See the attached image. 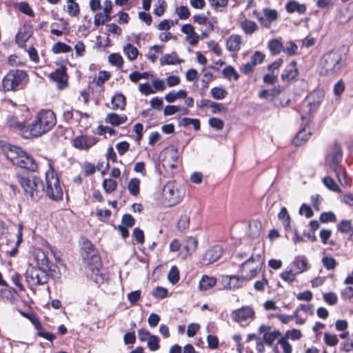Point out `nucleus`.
Masks as SVG:
<instances>
[{"mask_svg": "<svg viewBox=\"0 0 353 353\" xmlns=\"http://www.w3.org/2000/svg\"><path fill=\"white\" fill-rule=\"evenodd\" d=\"M208 124L211 128L216 129V130H221L223 128V121L218 118L212 117L208 120Z\"/></svg>", "mask_w": 353, "mask_h": 353, "instance_id": "nucleus-61", "label": "nucleus"}, {"mask_svg": "<svg viewBox=\"0 0 353 353\" xmlns=\"http://www.w3.org/2000/svg\"><path fill=\"white\" fill-rule=\"evenodd\" d=\"M278 217L280 220L283 221L285 227L287 228L290 225V215L288 212L287 209L285 207H283L281 209L280 212L278 214Z\"/></svg>", "mask_w": 353, "mask_h": 353, "instance_id": "nucleus-62", "label": "nucleus"}, {"mask_svg": "<svg viewBox=\"0 0 353 353\" xmlns=\"http://www.w3.org/2000/svg\"><path fill=\"white\" fill-rule=\"evenodd\" d=\"M181 32L186 34L185 40L190 45L194 46L199 41V35L197 34L191 24H185L181 27Z\"/></svg>", "mask_w": 353, "mask_h": 353, "instance_id": "nucleus-20", "label": "nucleus"}, {"mask_svg": "<svg viewBox=\"0 0 353 353\" xmlns=\"http://www.w3.org/2000/svg\"><path fill=\"white\" fill-rule=\"evenodd\" d=\"M241 37L239 34L231 35L226 41L227 49L230 52H236L240 49Z\"/></svg>", "mask_w": 353, "mask_h": 353, "instance_id": "nucleus-27", "label": "nucleus"}, {"mask_svg": "<svg viewBox=\"0 0 353 353\" xmlns=\"http://www.w3.org/2000/svg\"><path fill=\"white\" fill-rule=\"evenodd\" d=\"M324 342L327 345L333 347L338 344L339 339L336 334L325 333Z\"/></svg>", "mask_w": 353, "mask_h": 353, "instance_id": "nucleus-55", "label": "nucleus"}, {"mask_svg": "<svg viewBox=\"0 0 353 353\" xmlns=\"http://www.w3.org/2000/svg\"><path fill=\"white\" fill-rule=\"evenodd\" d=\"M324 185L330 191L340 192L341 189L336 182L330 176H325L323 179Z\"/></svg>", "mask_w": 353, "mask_h": 353, "instance_id": "nucleus-43", "label": "nucleus"}, {"mask_svg": "<svg viewBox=\"0 0 353 353\" xmlns=\"http://www.w3.org/2000/svg\"><path fill=\"white\" fill-rule=\"evenodd\" d=\"M297 75L298 70L296 68V62L295 61H292L282 73L281 79L283 81H290L295 79Z\"/></svg>", "mask_w": 353, "mask_h": 353, "instance_id": "nucleus-24", "label": "nucleus"}, {"mask_svg": "<svg viewBox=\"0 0 353 353\" xmlns=\"http://www.w3.org/2000/svg\"><path fill=\"white\" fill-rule=\"evenodd\" d=\"M50 78L57 83L59 88L63 89L67 85V75L63 68H59L50 75Z\"/></svg>", "mask_w": 353, "mask_h": 353, "instance_id": "nucleus-21", "label": "nucleus"}, {"mask_svg": "<svg viewBox=\"0 0 353 353\" xmlns=\"http://www.w3.org/2000/svg\"><path fill=\"white\" fill-rule=\"evenodd\" d=\"M98 142V139L94 136L81 134L72 140L74 148L80 150H88Z\"/></svg>", "mask_w": 353, "mask_h": 353, "instance_id": "nucleus-13", "label": "nucleus"}, {"mask_svg": "<svg viewBox=\"0 0 353 353\" xmlns=\"http://www.w3.org/2000/svg\"><path fill=\"white\" fill-rule=\"evenodd\" d=\"M110 19V16L104 12H99L94 16V25L99 26Z\"/></svg>", "mask_w": 353, "mask_h": 353, "instance_id": "nucleus-53", "label": "nucleus"}, {"mask_svg": "<svg viewBox=\"0 0 353 353\" xmlns=\"http://www.w3.org/2000/svg\"><path fill=\"white\" fill-rule=\"evenodd\" d=\"M112 109L123 110L125 106V97L120 93L116 94L111 99Z\"/></svg>", "mask_w": 353, "mask_h": 353, "instance_id": "nucleus-34", "label": "nucleus"}, {"mask_svg": "<svg viewBox=\"0 0 353 353\" xmlns=\"http://www.w3.org/2000/svg\"><path fill=\"white\" fill-rule=\"evenodd\" d=\"M222 74L224 77L227 79H231L233 77L235 81H237L239 79V74L232 66H228L222 70Z\"/></svg>", "mask_w": 353, "mask_h": 353, "instance_id": "nucleus-46", "label": "nucleus"}, {"mask_svg": "<svg viewBox=\"0 0 353 353\" xmlns=\"http://www.w3.org/2000/svg\"><path fill=\"white\" fill-rule=\"evenodd\" d=\"M311 132L310 128H304L300 130L292 139V143L299 146L305 142L310 137Z\"/></svg>", "mask_w": 353, "mask_h": 353, "instance_id": "nucleus-28", "label": "nucleus"}, {"mask_svg": "<svg viewBox=\"0 0 353 353\" xmlns=\"http://www.w3.org/2000/svg\"><path fill=\"white\" fill-rule=\"evenodd\" d=\"M342 161V150L341 146L335 143L333 145L330 159L329 160L330 167L332 170H336V168H341L340 163Z\"/></svg>", "mask_w": 353, "mask_h": 353, "instance_id": "nucleus-18", "label": "nucleus"}, {"mask_svg": "<svg viewBox=\"0 0 353 353\" xmlns=\"http://www.w3.org/2000/svg\"><path fill=\"white\" fill-rule=\"evenodd\" d=\"M281 336V333L278 330L272 332H266L263 335V341L268 346H272L274 341Z\"/></svg>", "mask_w": 353, "mask_h": 353, "instance_id": "nucleus-38", "label": "nucleus"}, {"mask_svg": "<svg viewBox=\"0 0 353 353\" xmlns=\"http://www.w3.org/2000/svg\"><path fill=\"white\" fill-rule=\"evenodd\" d=\"M102 188L106 194H111L117 189V182L112 179H105L102 183Z\"/></svg>", "mask_w": 353, "mask_h": 353, "instance_id": "nucleus-40", "label": "nucleus"}, {"mask_svg": "<svg viewBox=\"0 0 353 353\" xmlns=\"http://www.w3.org/2000/svg\"><path fill=\"white\" fill-rule=\"evenodd\" d=\"M176 13L179 18L182 20H185L190 17V13L188 8L185 6H181L176 8Z\"/></svg>", "mask_w": 353, "mask_h": 353, "instance_id": "nucleus-57", "label": "nucleus"}, {"mask_svg": "<svg viewBox=\"0 0 353 353\" xmlns=\"http://www.w3.org/2000/svg\"><path fill=\"white\" fill-rule=\"evenodd\" d=\"M19 10L23 14L29 16V17H33L34 16V12L32 9L30 8V6L28 5L26 2H21L18 5Z\"/></svg>", "mask_w": 353, "mask_h": 353, "instance_id": "nucleus-60", "label": "nucleus"}, {"mask_svg": "<svg viewBox=\"0 0 353 353\" xmlns=\"http://www.w3.org/2000/svg\"><path fill=\"white\" fill-rule=\"evenodd\" d=\"M322 263L323 266L328 270H334L337 264L336 260L333 257L328 256L323 257Z\"/></svg>", "mask_w": 353, "mask_h": 353, "instance_id": "nucleus-49", "label": "nucleus"}, {"mask_svg": "<svg viewBox=\"0 0 353 353\" xmlns=\"http://www.w3.org/2000/svg\"><path fill=\"white\" fill-rule=\"evenodd\" d=\"M127 120V117L125 114L119 115L116 113H110L107 115L105 121L113 125H119L125 123Z\"/></svg>", "mask_w": 353, "mask_h": 353, "instance_id": "nucleus-32", "label": "nucleus"}, {"mask_svg": "<svg viewBox=\"0 0 353 353\" xmlns=\"http://www.w3.org/2000/svg\"><path fill=\"white\" fill-rule=\"evenodd\" d=\"M167 7V3L165 0H158L157 3L154 8V13L158 17L162 16Z\"/></svg>", "mask_w": 353, "mask_h": 353, "instance_id": "nucleus-51", "label": "nucleus"}, {"mask_svg": "<svg viewBox=\"0 0 353 353\" xmlns=\"http://www.w3.org/2000/svg\"><path fill=\"white\" fill-rule=\"evenodd\" d=\"M212 97L216 100H221L228 95V91L220 87H214L210 90Z\"/></svg>", "mask_w": 353, "mask_h": 353, "instance_id": "nucleus-42", "label": "nucleus"}, {"mask_svg": "<svg viewBox=\"0 0 353 353\" xmlns=\"http://www.w3.org/2000/svg\"><path fill=\"white\" fill-rule=\"evenodd\" d=\"M17 181L25 194L33 201H38L43 195V182L34 175H17Z\"/></svg>", "mask_w": 353, "mask_h": 353, "instance_id": "nucleus-3", "label": "nucleus"}, {"mask_svg": "<svg viewBox=\"0 0 353 353\" xmlns=\"http://www.w3.org/2000/svg\"><path fill=\"white\" fill-rule=\"evenodd\" d=\"M80 111L74 110H65L63 112V117L66 121L74 120L76 122H79Z\"/></svg>", "mask_w": 353, "mask_h": 353, "instance_id": "nucleus-41", "label": "nucleus"}, {"mask_svg": "<svg viewBox=\"0 0 353 353\" xmlns=\"http://www.w3.org/2000/svg\"><path fill=\"white\" fill-rule=\"evenodd\" d=\"M314 314V306L311 304H301L294 312L296 323L303 325L305 323L307 316Z\"/></svg>", "mask_w": 353, "mask_h": 353, "instance_id": "nucleus-14", "label": "nucleus"}, {"mask_svg": "<svg viewBox=\"0 0 353 353\" xmlns=\"http://www.w3.org/2000/svg\"><path fill=\"white\" fill-rule=\"evenodd\" d=\"M56 122V116L52 110L40 111L34 121L23 131V137L29 139L46 134L52 129Z\"/></svg>", "mask_w": 353, "mask_h": 353, "instance_id": "nucleus-1", "label": "nucleus"}, {"mask_svg": "<svg viewBox=\"0 0 353 353\" xmlns=\"http://www.w3.org/2000/svg\"><path fill=\"white\" fill-rule=\"evenodd\" d=\"M141 181L137 178L131 179L127 185L128 190L132 196H137L140 192Z\"/></svg>", "mask_w": 353, "mask_h": 353, "instance_id": "nucleus-36", "label": "nucleus"}, {"mask_svg": "<svg viewBox=\"0 0 353 353\" xmlns=\"http://www.w3.org/2000/svg\"><path fill=\"white\" fill-rule=\"evenodd\" d=\"M52 51L56 54L70 52L72 51V48L64 43L57 42L52 46Z\"/></svg>", "mask_w": 353, "mask_h": 353, "instance_id": "nucleus-47", "label": "nucleus"}, {"mask_svg": "<svg viewBox=\"0 0 353 353\" xmlns=\"http://www.w3.org/2000/svg\"><path fill=\"white\" fill-rule=\"evenodd\" d=\"M139 90L145 96L155 93V90H153L148 83H140L139 85Z\"/></svg>", "mask_w": 353, "mask_h": 353, "instance_id": "nucleus-64", "label": "nucleus"}, {"mask_svg": "<svg viewBox=\"0 0 353 353\" xmlns=\"http://www.w3.org/2000/svg\"><path fill=\"white\" fill-rule=\"evenodd\" d=\"M110 77V74L108 72L106 71H100L99 72V75L94 78V81L97 83V85H102L103 83L108 80Z\"/></svg>", "mask_w": 353, "mask_h": 353, "instance_id": "nucleus-54", "label": "nucleus"}, {"mask_svg": "<svg viewBox=\"0 0 353 353\" xmlns=\"http://www.w3.org/2000/svg\"><path fill=\"white\" fill-rule=\"evenodd\" d=\"M184 194L183 188L173 181L168 182L163 189L164 201L169 206L178 204L183 199Z\"/></svg>", "mask_w": 353, "mask_h": 353, "instance_id": "nucleus-7", "label": "nucleus"}, {"mask_svg": "<svg viewBox=\"0 0 353 353\" xmlns=\"http://www.w3.org/2000/svg\"><path fill=\"white\" fill-rule=\"evenodd\" d=\"M14 151L17 155L11 157L13 164L32 172L37 170V163L31 155L19 148H14Z\"/></svg>", "mask_w": 353, "mask_h": 353, "instance_id": "nucleus-10", "label": "nucleus"}, {"mask_svg": "<svg viewBox=\"0 0 353 353\" xmlns=\"http://www.w3.org/2000/svg\"><path fill=\"white\" fill-rule=\"evenodd\" d=\"M26 73L21 70H12L3 77L2 85L5 91H15L26 83Z\"/></svg>", "mask_w": 353, "mask_h": 353, "instance_id": "nucleus-6", "label": "nucleus"}, {"mask_svg": "<svg viewBox=\"0 0 353 353\" xmlns=\"http://www.w3.org/2000/svg\"><path fill=\"white\" fill-rule=\"evenodd\" d=\"M174 25V22L172 20L164 19L157 25V28L159 30L168 31Z\"/></svg>", "mask_w": 353, "mask_h": 353, "instance_id": "nucleus-63", "label": "nucleus"}, {"mask_svg": "<svg viewBox=\"0 0 353 353\" xmlns=\"http://www.w3.org/2000/svg\"><path fill=\"white\" fill-rule=\"evenodd\" d=\"M187 92L183 90H180L179 91L175 92H170L165 96V99L168 103H172L175 100L178 99H183L186 97Z\"/></svg>", "mask_w": 353, "mask_h": 353, "instance_id": "nucleus-39", "label": "nucleus"}, {"mask_svg": "<svg viewBox=\"0 0 353 353\" xmlns=\"http://www.w3.org/2000/svg\"><path fill=\"white\" fill-rule=\"evenodd\" d=\"M26 282L30 285H41L47 283L49 272L32 265H29L25 274Z\"/></svg>", "mask_w": 353, "mask_h": 353, "instance_id": "nucleus-9", "label": "nucleus"}, {"mask_svg": "<svg viewBox=\"0 0 353 353\" xmlns=\"http://www.w3.org/2000/svg\"><path fill=\"white\" fill-rule=\"evenodd\" d=\"M245 278L243 275L241 276H223L221 278V283L224 289L236 290L243 286Z\"/></svg>", "mask_w": 353, "mask_h": 353, "instance_id": "nucleus-15", "label": "nucleus"}, {"mask_svg": "<svg viewBox=\"0 0 353 353\" xmlns=\"http://www.w3.org/2000/svg\"><path fill=\"white\" fill-rule=\"evenodd\" d=\"M296 274L288 266L285 270L282 272L280 274L281 278L288 282L292 283L295 281Z\"/></svg>", "mask_w": 353, "mask_h": 353, "instance_id": "nucleus-44", "label": "nucleus"}, {"mask_svg": "<svg viewBox=\"0 0 353 353\" xmlns=\"http://www.w3.org/2000/svg\"><path fill=\"white\" fill-rule=\"evenodd\" d=\"M345 65V57L340 52L331 50L320 61V73L326 76L338 74Z\"/></svg>", "mask_w": 353, "mask_h": 353, "instance_id": "nucleus-2", "label": "nucleus"}, {"mask_svg": "<svg viewBox=\"0 0 353 353\" xmlns=\"http://www.w3.org/2000/svg\"><path fill=\"white\" fill-rule=\"evenodd\" d=\"M83 249H84L86 252L85 255L83 254V259H89V258L90 257L91 260L96 263V265L94 267L91 265L90 268V270H91V273L90 274L91 279L97 283H101L103 281V278L100 273V270L97 267L99 257L97 254L96 250L94 249V247L92 245V243L88 240L83 242Z\"/></svg>", "mask_w": 353, "mask_h": 353, "instance_id": "nucleus-8", "label": "nucleus"}, {"mask_svg": "<svg viewBox=\"0 0 353 353\" xmlns=\"http://www.w3.org/2000/svg\"><path fill=\"white\" fill-rule=\"evenodd\" d=\"M263 253L261 249L259 250L255 249L252 255L241 264L240 272L246 280L255 277L261 271L264 263Z\"/></svg>", "mask_w": 353, "mask_h": 353, "instance_id": "nucleus-4", "label": "nucleus"}, {"mask_svg": "<svg viewBox=\"0 0 353 353\" xmlns=\"http://www.w3.org/2000/svg\"><path fill=\"white\" fill-rule=\"evenodd\" d=\"M231 319L241 326H248L255 319V311L250 306H244L233 310Z\"/></svg>", "mask_w": 353, "mask_h": 353, "instance_id": "nucleus-11", "label": "nucleus"}, {"mask_svg": "<svg viewBox=\"0 0 353 353\" xmlns=\"http://www.w3.org/2000/svg\"><path fill=\"white\" fill-rule=\"evenodd\" d=\"M24 123L25 120L23 119H19L16 114L10 115L7 118V124L8 127L19 130L23 137V131L28 128V126H25Z\"/></svg>", "mask_w": 353, "mask_h": 353, "instance_id": "nucleus-22", "label": "nucleus"}, {"mask_svg": "<svg viewBox=\"0 0 353 353\" xmlns=\"http://www.w3.org/2000/svg\"><path fill=\"white\" fill-rule=\"evenodd\" d=\"M48 169L46 172V194L52 200H61L63 197V191L59 180L54 172L51 161H48Z\"/></svg>", "mask_w": 353, "mask_h": 353, "instance_id": "nucleus-5", "label": "nucleus"}, {"mask_svg": "<svg viewBox=\"0 0 353 353\" xmlns=\"http://www.w3.org/2000/svg\"><path fill=\"white\" fill-rule=\"evenodd\" d=\"M298 46L297 45L292 41H288L285 46H283V52L288 56H293L297 53Z\"/></svg>", "mask_w": 353, "mask_h": 353, "instance_id": "nucleus-45", "label": "nucleus"}, {"mask_svg": "<svg viewBox=\"0 0 353 353\" xmlns=\"http://www.w3.org/2000/svg\"><path fill=\"white\" fill-rule=\"evenodd\" d=\"M239 26L242 31L246 35H251L254 33L259 28L258 25L254 21L243 18L239 21Z\"/></svg>", "mask_w": 353, "mask_h": 353, "instance_id": "nucleus-23", "label": "nucleus"}, {"mask_svg": "<svg viewBox=\"0 0 353 353\" xmlns=\"http://www.w3.org/2000/svg\"><path fill=\"white\" fill-rule=\"evenodd\" d=\"M164 50V46L162 45H154L151 46L145 54V57L148 60L154 63L157 59V54H162Z\"/></svg>", "mask_w": 353, "mask_h": 353, "instance_id": "nucleus-31", "label": "nucleus"}, {"mask_svg": "<svg viewBox=\"0 0 353 353\" xmlns=\"http://www.w3.org/2000/svg\"><path fill=\"white\" fill-rule=\"evenodd\" d=\"M109 62L117 67L121 68L123 64L122 57L118 53H112L108 57Z\"/></svg>", "mask_w": 353, "mask_h": 353, "instance_id": "nucleus-48", "label": "nucleus"}, {"mask_svg": "<svg viewBox=\"0 0 353 353\" xmlns=\"http://www.w3.org/2000/svg\"><path fill=\"white\" fill-rule=\"evenodd\" d=\"M179 154L176 147L170 145L166 148L161 154L162 166L165 169H174L178 161Z\"/></svg>", "mask_w": 353, "mask_h": 353, "instance_id": "nucleus-12", "label": "nucleus"}, {"mask_svg": "<svg viewBox=\"0 0 353 353\" xmlns=\"http://www.w3.org/2000/svg\"><path fill=\"white\" fill-rule=\"evenodd\" d=\"M67 12L72 17H77L79 14V7L77 2L67 3Z\"/></svg>", "mask_w": 353, "mask_h": 353, "instance_id": "nucleus-56", "label": "nucleus"}, {"mask_svg": "<svg viewBox=\"0 0 353 353\" xmlns=\"http://www.w3.org/2000/svg\"><path fill=\"white\" fill-rule=\"evenodd\" d=\"M268 48L272 55H278L283 50V43L281 38L272 39L268 41Z\"/></svg>", "mask_w": 353, "mask_h": 353, "instance_id": "nucleus-26", "label": "nucleus"}, {"mask_svg": "<svg viewBox=\"0 0 353 353\" xmlns=\"http://www.w3.org/2000/svg\"><path fill=\"white\" fill-rule=\"evenodd\" d=\"M223 253L222 248L220 245H214L204 253L202 262L204 265H209L216 262Z\"/></svg>", "mask_w": 353, "mask_h": 353, "instance_id": "nucleus-16", "label": "nucleus"}, {"mask_svg": "<svg viewBox=\"0 0 353 353\" xmlns=\"http://www.w3.org/2000/svg\"><path fill=\"white\" fill-rule=\"evenodd\" d=\"M263 12L265 17L261 16H256V17L262 26L268 28L271 26L272 23L277 19V12L275 10L265 8L263 9Z\"/></svg>", "mask_w": 353, "mask_h": 353, "instance_id": "nucleus-17", "label": "nucleus"}, {"mask_svg": "<svg viewBox=\"0 0 353 353\" xmlns=\"http://www.w3.org/2000/svg\"><path fill=\"white\" fill-rule=\"evenodd\" d=\"M289 267L296 274H300L305 272L309 266L307 259L303 256H297L290 263Z\"/></svg>", "mask_w": 353, "mask_h": 353, "instance_id": "nucleus-19", "label": "nucleus"}, {"mask_svg": "<svg viewBox=\"0 0 353 353\" xmlns=\"http://www.w3.org/2000/svg\"><path fill=\"white\" fill-rule=\"evenodd\" d=\"M168 280L172 284L176 283L179 280V270L176 266H172L168 275Z\"/></svg>", "mask_w": 353, "mask_h": 353, "instance_id": "nucleus-52", "label": "nucleus"}, {"mask_svg": "<svg viewBox=\"0 0 353 353\" xmlns=\"http://www.w3.org/2000/svg\"><path fill=\"white\" fill-rule=\"evenodd\" d=\"M198 241L194 237H189L186 239L183 245V249L185 250V256L190 255L193 253L197 248Z\"/></svg>", "mask_w": 353, "mask_h": 353, "instance_id": "nucleus-37", "label": "nucleus"}, {"mask_svg": "<svg viewBox=\"0 0 353 353\" xmlns=\"http://www.w3.org/2000/svg\"><path fill=\"white\" fill-rule=\"evenodd\" d=\"M338 230L342 233H347L352 229V222L350 220H343L337 225Z\"/></svg>", "mask_w": 353, "mask_h": 353, "instance_id": "nucleus-59", "label": "nucleus"}, {"mask_svg": "<svg viewBox=\"0 0 353 353\" xmlns=\"http://www.w3.org/2000/svg\"><path fill=\"white\" fill-rule=\"evenodd\" d=\"M35 261L37 262V268L50 272V261L43 251L38 250L37 252L35 255Z\"/></svg>", "mask_w": 353, "mask_h": 353, "instance_id": "nucleus-25", "label": "nucleus"}, {"mask_svg": "<svg viewBox=\"0 0 353 353\" xmlns=\"http://www.w3.org/2000/svg\"><path fill=\"white\" fill-rule=\"evenodd\" d=\"M285 9L289 13L297 12L301 14L305 12L306 7L304 4L299 3L296 1H290L286 3Z\"/></svg>", "mask_w": 353, "mask_h": 353, "instance_id": "nucleus-29", "label": "nucleus"}, {"mask_svg": "<svg viewBox=\"0 0 353 353\" xmlns=\"http://www.w3.org/2000/svg\"><path fill=\"white\" fill-rule=\"evenodd\" d=\"M216 283V279L214 277L203 276L199 282V289L201 290H208L213 288Z\"/></svg>", "mask_w": 353, "mask_h": 353, "instance_id": "nucleus-33", "label": "nucleus"}, {"mask_svg": "<svg viewBox=\"0 0 353 353\" xmlns=\"http://www.w3.org/2000/svg\"><path fill=\"white\" fill-rule=\"evenodd\" d=\"M159 338L156 335H152V336L147 341L148 347L151 351H157L159 349Z\"/></svg>", "mask_w": 353, "mask_h": 353, "instance_id": "nucleus-50", "label": "nucleus"}, {"mask_svg": "<svg viewBox=\"0 0 353 353\" xmlns=\"http://www.w3.org/2000/svg\"><path fill=\"white\" fill-rule=\"evenodd\" d=\"M182 61L183 60L178 58L176 52L164 54L160 59V64L162 66L165 65H175L181 63Z\"/></svg>", "mask_w": 353, "mask_h": 353, "instance_id": "nucleus-30", "label": "nucleus"}, {"mask_svg": "<svg viewBox=\"0 0 353 353\" xmlns=\"http://www.w3.org/2000/svg\"><path fill=\"white\" fill-rule=\"evenodd\" d=\"M190 225V216L184 214L181 216L178 222V228L180 230H185L189 228Z\"/></svg>", "mask_w": 353, "mask_h": 353, "instance_id": "nucleus-58", "label": "nucleus"}, {"mask_svg": "<svg viewBox=\"0 0 353 353\" xmlns=\"http://www.w3.org/2000/svg\"><path fill=\"white\" fill-rule=\"evenodd\" d=\"M124 54L130 61H134L139 55L138 49L130 43H128L123 48Z\"/></svg>", "mask_w": 353, "mask_h": 353, "instance_id": "nucleus-35", "label": "nucleus"}]
</instances>
